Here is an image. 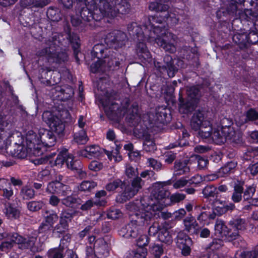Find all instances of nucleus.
Here are the masks:
<instances>
[{"label":"nucleus","mask_w":258,"mask_h":258,"mask_svg":"<svg viewBox=\"0 0 258 258\" xmlns=\"http://www.w3.org/2000/svg\"><path fill=\"white\" fill-rule=\"evenodd\" d=\"M166 21L160 14L150 17L142 28L151 42H155L166 51L174 53L177 37L167 30L164 25Z\"/></svg>","instance_id":"obj_1"},{"label":"nucleus","mask_w":258,"mask_h":258,"mask_svg":"<svg viewBox=\"0 0 258 258\" xmlns=\"http://www.w3.org/2000/svg\"><path fill=\"white\" fill-rule=\"evenodd\" d=\"M170 192L160 185L154 186L150 196L144 197L140 200L132 202L130 208L136 210L139 208L142 211H160L168 206V197Z\"/></svg>","instance_id":"obj_2"},{"label":"nucleus","mask_w":258,"mask_h":258,"mask_svg":"<svg viewBox=\"0 0 258 258\" xmlns=\"http://www.w3.org/2000/svg\"><path fill=\"white\" fill-rule=\"evenodd\" d=\"M131 203L127 205V208L133 213L131 214V222L122 227L118 231L119 235L126 238H136L142 233L144 227L148 225L153 218L151 211H142L139 208L136 210L130 208Z\"/></svg>","instance_id":"obj_3"},{"label":"nucleus","mask_w":258,"mask_h":258,"mask_svg":"<svg viewBox=\"0 0 258 258\" xmlns=\"http://www.w3.org/2000/svg\"><path fill=\"white\" fill-rule=\"evenodd\" d=\"M42 119L49 126L51 131L45 128L39 130L40 144L42 143L46 147L53 146L56 142V137L53 132L58 135H62L65 128L64 124L60 118L48 111L43 113Z\"/></svg>","instance_id":"obj_4"},{"label":"nucleus","mask_w":258,"mask_h":258,"mask_svg":"<svg viewBox=\"0 0 258 258\" xmlns=\"http://www.w3.org/2000/svg\"><path fill=\"white\" fill-rule=\"evenodd\" d=\"M62 39V36L60 34L53 33L51 36L45 39V47L39 50L37 54L39 56H46L50 62L61 63L67 61L68 54L66 52L60 51Z\"/></svg>","instance_id":"obj_5"},{"label":"nucleus","mask_w":258,"mask_h":258,"mask_svg":"<svg viewBox=\"0 0 258 258\" xmlns=\"http://www.w3.org/2000/svg\"><path fill=\"white\" fill-rule=\"evenodd\" d=\"M127 31L131 36L137 42L136 51L138 55L144 59L150 58L151 54L145 44L146 40L151 42L148 36L143 31V28L136 22H132L127 25Z\"/></svg>","instance_id":"obj_6"},{"label":"nucleus","mask_w":258,"mask_h":258,"mask_svg":"<svg viewBox=\"0 0 258 258\" xmlns=\"http://www.w3.org/2000/svg\"><path fill=\"white\" fill-rule=\"evenodd\" d=\"M124 60V56L121 54L112 51H108L102 60H98L92 63L90 67L93 73L106 72L119 69V65Z\"/></svg>","instance_id":"obj_7"},{"label":"nucleus","mask_w":258,"mask_h":258,"mask_svg":"<svg viewBox=\"0 0 258 258\" xmlns=\"http://www.w3.org/2000/svg\"><path fill=\"white\" fill-rule=\"evenodd\" d=\"M127 41L126 35L120 31H114L106 34L104 42L109 47L118 49L124 46Z\"/></svg>","instance_id":"obj_8"},{"label":"nucleus","mask_w":258,"mask_h":258,"mask_svg":"<svg viewBox=\"0 0 258 258\" xmlns=\"http://www.w3.org/2000/svg\"><path fill=\"white\" fill-rule=\"evenodd\" d=\"M115 0H101L99 8L97 9L98 14L96 16V21H99L103 17L113 18L115 17Z\"/></svg>","instance_id":"obj_9"},{"label":"nucleus","mask_w":258,"mask_h":258,"mask_svg":"<svg viewBox=\"0 0 258 258\" xmlns=\"http://www.w3.org/2000/svg\"><path fill=\"white\" fill-rule=\"evenodd\" d=\"M64 162L66 163L69 168L76 171L83 168L81 162L79 160H74L72 155L68 154L66 149L60 152L55 159L56 164H62Z\"/></svg>","instance_id":"obj_10"},{"label":"nucleus","mask_w":258,"mask_h":258,"mask_svg":"<svg viewBox=\"0 0 258 258\" xmlns=\"http://www.w3.org/2000/svg\"><path fill=\"white\" fill-rule=\"evenodd\" d=\"M164 64L160 62L154 61V66L161 73L166 72L169 77H173L177 72V68L174 64V61L169 55H166L163 59Z\"/></svg>","instance_id":"obj_11"},{"label":"nucleus","mask_w":258,"mask_h":258,"mask_svg":"<svg viewBox=\"0 0 258 258\" xmlns=\"http://www.w3.org/2000/svg\"><path fill=\"white\" fill-rule=\"evenodd\" d=\"M88 248H91L93 251V258H105L109 254L108 244L106 241L102 238H99L96 240L94 247L87 246L86 248V254Z\"/></svg>","instance_id":"obj_12"},{"label":"nucleus","mask_w":258,"mask_h":258,"mask_svg":"<svg viewBox=\"0 0 258 258\" xmlns=\"http://www.w3.org/2000/svg\"><path fill=\"white\" fill-rule=\"evenodd\" d=\"M37 237L32 235L21 236L20 240L18 245L19 249L22 250H29L33 253L39 251L38 248L36 246Z\"/></svg>","instance_id":"obj_13"},{"label":"nucleus","mask_w":258,"mask_h":258,"mask_svg":"<svg viewBox=\"0 0 258 258\" xmlns=\"http://www.w3.org/2000/svg\"><path fill=\"white\" fill-rule=\"evenodd\" d=\"M176 243L177 246L181 250L183 255L186 256L190 254L192 241L187 235L182 232H179L177 236Z\"/></svg>","instance_id":"obj_14"},{"label":"nucleus","mask_w":258,"mask_h":258,"mask_svg":"<svg viewBox=\"0 0 258 258\" xmlns=\"http://www.w3.org/2000/svg\"><path fill=\"white\" fill-rule=\"evenodd\" d=\"M105 111L109 119L118 122L123 116L124 111L119 109V105L116 103L110 104L107 102L104 103Z\"/></svg>","instance_id":"obj_15"},{"label":"nucleus","mask_w":258,"mask_h":258,"mask_svg":"<svg viewBox=\"0 0 258 258\" xmlns=\"http://www.w3.org/2000/svg\"><path fill=\"white\" fill-rule=\"evenodd\" d=\"M144 184V181L141 177L139 176L134 177L131 181V184L125 187L123 193V197L127 199L133 198L142 188Z\"/></svg>","instance_id":"obj_16"},{"label":"nucleus","mask_w":258,"mask_h":258,"mask_svg":"<svg viewBox=\"0 0 258 258\" xmlns=\"http://www.w3.org/2000/svg\"><path fill=\"white\" fill-rule=\"evenodd\" d=\"M209 124V121L205 120L204 111L199 110L195 111L190 120V126L193 130L197 131L202 126Z\"/></svg>","instance_id":"obj_17"},{"label":"nucleus","mask_w":258,"mask_h":258,"mask_svg":"<svg viewBox=\"0 0 258 258\" xmlns=\"http://www.w3.org/2000/svg\"><path fill=\"white\" fill-rule=\"evenodd\" d=\"M224 137H225V142L235 144L241 143L242 141V135L239 131H236L233 127H225L222 129Z\"/></svg>","instance_id":"obj_18"},{"label":"nucleus","mask_w":258,"mask_h":258,"mask_svg":"<svg viewBox=\"0 0 258 258\" xmlns=\"http://www.w3.org/2000/svg\"><path fill=\"white\" fill-rule=\"evenodd\" d=\"M224 137H225V142L235 144L241 143L242 141V135L239 131H236L233 127H225L222 129Z\"/></svg>","instance_id":"obj_19"},{"label":"nucleus","mask_w":258,"mask_h":258,"mask_svg":"<svg viewBox=\"0 0 258 258\" xmlns=\"http://www.w3.org/2000/svg\"><path fill=\"white\" fill-rule=\"evenodd\" d=\"M224 137H225V142L235 144L241 143L242 141V135L239 131H236L233 127H225L222 129Z\"/></svg>","instance_id":"obj_20"},{"label":"nucleus","mask_w":258,"mask_h":258,"mask_svg":"<svg viewBox=\"0 0 258 258\" xmlns=\"http://www.w3.org/2000/svg\"><path fill=\"white\" fill-rule=\"evenodd\" d=\"M184 230L190 235H198L200 227L195 218L191 216H187L183 220Z\"/></svg>","instance_id":"obj_21"},{"label":"nucleus","mask_w":258,"mask_h":258,"mask_svg":"<svg viewBox=\"0 0 258 258\" xmlns=\"http://www.w3.org/2000/svg\"><path fill=\"white\" fill-rule=\"evenodd\" d=\"M233 40L238 44L244 45L247 42L255 44L258 41V36L254 32H250L248 35L237 34L233 36Z\"/></svg>","instance_id":"obj_22"},{"label":"nucleus","mask_w":258,"mask_h":258,"mask_svg":"<svg viewBox=\"0 0 258 258\" xmlns=\"http://www.w3.org/2000/svg\"><path fill=\"white\" fill-rule=\"evenodd\" d=\"M67 36V38L69 42L72 44V47L74 50V55L76 61L79 63V58L78 54L80 53V39L78 36L74 33H71L70 28L66 30Z\"/></svg>","instance_id":"obj_23"},{"label":"nucleus","mask_w":258,"mask_h":258,"mask_svg":"<svg viewBox=\"0 0 258 258\" xmlns=\"http://www.w3.org/2000/svg\"><path fill=\"white\" fill-rule=\"evenodd\" d=\"M179 95V109L180 112L186 114L191 112L195 109L198 102H196L195 100H191L187 98L185 100L182 97L181 91H180Z\"/></svg>","instance_id":"obj_24"},{"label":"nucleus","mask_w":258,"mask_h":258,"mask_svg":"<svg viewBox=\"0 0 258 258\" xmlns=\"http://www.w3.org/2000/svg\"><path fill=\"white\" fill-rule=\"evenodd\" d=\"M125 119L129 125L136 127L141 121V116L138 112V107L136 105H133L129 109Z\"/></svg>","instance_id":"obj_25"},{"label":"nucleus","mask_w":258,"mask_h":258,"mask_svg":"<svg viewBox=\"0 0 258 258\" xmlns=\"http://www.w3.org/2000/svg\"><path fill=\"white\" fill-rule=\"evenodd\" d=\"M6 150L7 153L18 158H24L27 156L25 148L20 144L14 143L13 145H8Z\"/></svg>","instance_id":"obj_26"},{"label":"nucleus","mask_w":258,"mask_h":258,"mask_svg":"<svg viewBox=\"0 0 258 258\" xmlns=\"http://www.w3.org/2000/svg\"><path fill=\"white\" fill-rule=\"evenodd\" d=\"M79 156L92 159L99 157L101 155L100 148L98 146L92 145L87 146L84 150H81L77 152Z\"/></svg>","instance_id":"obj_27"},{"label":"nucleus","mask_w":258,"mask_h":258,"mask_svg":"<svg viewBox=\"0 0 258 258\" xmlns=\"http://www.w3.org/2000/svg\"><path fill=\"white\" fill-rule=\"evenodd\" d=\"M52 93L57 94L56 96L62 100H68L74 95V90L70 86H64L63 87L56 86L52 90Z\"/></svg>","instance_id":"obj_28"},{"label":"nucleus","mask_w":258,"mask_h":258,"mask_svg":"<svg viewBox=\"0 0 258 258\" xmlns=\"http://www.w3.org/2000/svg\"><path fill=\"white\" fill-rule=\"evenodd\" d=\"M153 121L154 123L166 124L169 122L171 117L165 108H159L156 110L155 114L153 115Z\"/></svg>","instance_id":"obj_29"},{"label":"nucleus","mask_w":258,"mask_h":258,"mask_svg":"<svg viewBox=\"0 0 258 258\" xmlns=\"http://www.w3.org/2000/svg\"><path fill=\"white\" fill-rule=\"evenodd\" d=\"M188 160H176L174 162L173 170L176 175L186 174L190 172V167L188 165Z\"/></svg>","instance_id":"obj_30"},{"label":"nucleus","mask_w":258,"mask_h":258,"mask_svg":"<svg viewBox=\"0 0 258 258\" xmlns=\"http://www.w3.org/2000/svg\"><path fill=\"white\" fill-rule=\"evenodd\" d=\"M97 9H95L93 13L86 7H83L82 8L80 14V17L82 20L84 22V25H86V23L91 22L92 20H94L96 21V15L97 16L98 13Z\"/></svg>","instance_id":"obj_31"},{"label":"nucleus","mask_w":258,"mask_h":258,"mask_svg":"<svg viewBox=\"0 0 258 258\" xmlns=\"http://www.w3.org/2000/svg\"><path fill=\"white\" fill-rule=\"evenodd\" d=\"M69 250H65V248L61 246L58 247L50 248L46 253L47 258H64L66 255L68 254Z\"/></svg>","instance_id":"obj_32"},{"label":"nucleus","mask_w":258,"mask_h":258,"mask_svg":"<svg viewBox=\"0 0 258 258\" xmlns=\"http://www.w3.org/2000/svg\"><path fill=\"white\" fill-rule=\"evenodd\" d=\"M108 51L110 50L105 48L103 44L98 43L95 44L93 47L91 55L93 57H96L99 60H102L104 56L107 54Z\"/></svg>","instance_id":"obj_33"},{"label":"nucleus","mask_w":258,"mask_h":258,"mask_svg":"<svg viewBox=\"0 0 258 258\" xmlns=\"http://www.w3.org/2000/svg\"><path fill=\"white\" fill-rule=\"evenodd\" d=\"M21 5L24 8H42L49 3L48 0H21Z\"/></svg>","instance_id":"obj_34"},{"label":"nucleus","mask_w":258,"mask_h":258,"mask_svg":"<svg viewBox=\"0 0 258 258\" xmlns=\"http://www.w3.org/2000/svg\"><path fill=\"white\" fill-rule=\"evenodd\" d=\"M115 17L118 14H126L130 11V5L125 0H115Z\"/></svg>","instance_id":"obj_35"},{"label":"nucleus","mask_w":258,"mask_h":258,"mask_svg":"<svg viewBox=\"0 0 258 258\" xmlns=\"http://www.w3.org/2000/svg\"><path fill=\"white\" fill-rule=\"evenodd\" d=\"M229 225L233 230H236L238 231H243L247 227L245 219L241 218L233 219L229 222Z\"/></svg>","instance_id":"obj_36"},{"label":"nucleus","mask_w":258,"mask_h":258,"mask_svg":"<svg viewBox=\"0 0 258 258\" xmlns=\"http://www.w3.org/2000/svg\"><path fill=\"white\" fill-rule=\"evenodd\" d=\"M201 179V177H199L198 175L196 176H194L189 180L184 178H181L178 180H176L173 183V186L175 189H179L186 185L188 182H189L190 184L198 183L200 182V180Z\"/></svg>","instance_id":"obj_37"},{"label":"nucleus","mask_w":258,"mask_h":258,"mask_svg":"<svg viewBox=\"0 0 258 258\" xmlns=\"http://www.w3.org/2000/svg\"><path fill=\"white\" fill-rule=\"evenodd\" d=\"M233 192L232 195V200L234 203H239L242 200L243 194V183L238 182L234 186Z\"/></svg>","instance_id":"obj_38"},{"label":"nucleus","mask_w":258,"mask_h":258,"mask_svg":"<svg viewBox=\"0 0 258 258\" xmlns=\"http://www.w3.org/2000/svg\"><path fill=\"white\" fill-rule=\"evenodd\" d=\"M186 98L191 100L198 101L201 97V93L199 88L196 86H190L186 87Z\"/></svg>","instance_id":"obj_39"},{"label":"nucleus","mask_w":258,"mask_h":258,"mask_svg":"<svg viewBox=\"0 0 258 258\" xmlns=\"http://www.w3.org/2000/svg\"><path fill=\"white\" fill-rule=\"evenodd\" d=\"M51 70L47 67H43L39 70V78L41 82L47 85H51V81L50 80V77Z\"/></svg>","instance_id":"obj_40"},{"label":"nucleus","mask_w":258,"mask_h":258,"mask_svg":"<svg viewBox=\"0 0 258 258\" xmlns=\"http://www.w3.org/2000/svg\"><path fill=\"white\" fill-rule=\"evenodd\" d=\"M44 221L53 226L57 221L58 217L55 212L52 210H46L42 214Z\"/></svg>","instance_id":"obj_41"},{"label":"nucleus","mask_w":258,"mask_h":258,"mask_svg":"<svg viewBox=\"0 0 258 258\" xmlns=\"http://www.w3.org/2000/svg\"><path fill=\"white\" fill-rule=\"evenodd\" d=\"M26 139L30 148H35L36 145H40L39 136L32 131H30L26 135Z\"/></svg>","instance_id":"obj_42"},{"label":"nucleus","mask_w":258,"mask_h":258,"mask_svg":"<svg viewBox=\"0 0 258 258\" xmlns=\"http://www.w3.org/2000/svg\"><path fill=\"white\" fill-rule=\"evenodd\" d=\"M235 258H258V244L252 251H237Z\"/></svg>","instance_id":"obj_43"},{"label":"nucleus","mask_w":258,"mask_h":258,"mask_svg":"<svg viewBox=\"0 0 258 258\" xmlns=\"http://www.w3.org/2000/svg\"><path fill=\"white\" fill-rule=\"evenodd\" d=\"M158 239L161 242L168 244L172 241L171 235L168 229L164 226L162 227L158 234Z\"/></svg>","instance_id":"obj_44"},{"label":"nucleus","mask_w":258,"mask_h":258,"mask_svg":"<svg viewBox=\"0 0 258 258\" xmlns=\"http://www.w3.org/2000/svg\"><path fill=\"white\" fill-rule=\"evenodd\" d=\"M162 17H164L166 21L170 22L173 25L177 24L179 19L178 15L176 14V11L172 8L166 14L162 15Z\"/></svg>","instance_id":"obj_45"},{"label":"nucleus","mask_w":258,"mask_h":258,"mask_svg":"<svg viewBox=\"0 0 258 258\" xmlns=\"http://www.w3.org/2000/svg\"><path fill=\"white\" fill-rule=\"evenodd\" d=\"M20 195L23 199L29 200L34 198L35 191L32 188L28 186H24L21 188Z\"/></svg>","instance_id":"obj_46"},{"label":"nucleus","mask_w":258,"mask_h":258,"mask_svg":"<svg viewBox=\"0 0 258 258\" xmlns=\"http://www.w3.org/2000/svg\"><path fill=\"white\" fill-rule=\"evenodd\" d=\"M182 51L183 52V57L188 60L193 58H198L197 50L196 48H191L188 46H184Z\"/></svg>","instance_id":"obj_47"},{"label":"nucleus","mask_w":258,"mask_h":258,"mask_svg":"<svg viewBox=\"0 0 258 258\" xmlns=\"http://www.w3.org/2000/svg\"><path fill=\"white\" fill-rule=\"evenodd\" d=\"M74 141L79 145H84L88 141V138L84 130H81L78 132L75 133L74 137Z\"/></svg>","instance_id":"obj_48"},{"label":"nucleus","mask_w":258,"mask_h":258,"mask_svg":"<svg viewBox=\"0 0 258 258\" xmlns=\"http://www.w3.org/2000/svg\"><path fill=\"white\" fill-rule=\"evenodd\" d=\"M198 135L203 139H208L212 136V128L210 122L207 125H203L199 129Z\"/></svg>","instance_id":"obj_49"},{"label":"nucleus","mask_w":258,"mask_h":258,"mask_svg":"<svg viewBox=\"0 0 258 258\" xmlns=\"http://www.w3.org/2000/svg\"><path fill=\"white\" fill-rule=\"evenodd\" d=\"M69 230V224L65 223L59 220V222L54 227H53V232L54 233L60 234H65Z\"/></svg>","instance_id":"obj_50"},{"label":"nucleus","mask_w":258,"mask_h":258,"mask_svg":"<svg viewBox=\"0 0 258 258\" xmlns=\"http://www.w3.org/2000/svg\"><path fill=\"white\" fill-rule=\"evenodd\" d=\"M221 206H217L215 208V210L218 215L221 216L226 213L228 211H232L235 208L234 204L230 203L228 205H222V202H220Z\"/></svg>","instance_id":"obj_51"},{"label":"nucleus","mask_w":258,"mask_h":258,"mask_svg":"<svg viewBox=\"0 0 258 258\" xmlns=\"http://www.w3.org/2000/svg\"><path fill=\"white\" fill-rule=\"evenodd\" d=\"M61 200V203L67 207H73L75 204H80L81 200L72 196L68 195Z\"/></svg>","instance_id":"obj_52"},{"label":"nucleus","mask_w":258,"mask_h":258,"mask_svg":"<svg viewBox=\"0 0 258 258\" xmlns=\"http://www.w3.org/2000/svg\"><path fill=\"white\" fill-rule=\"evenodd\" d=\"M61 183L55 181H51L47 184L46 188V192L51 195H58Z\"/></svg>","instance_id":"obj_53"},{"label":"nucleus","mask_w":258,"mask_h":258,"mask_svg":"<svg viewBox=\"0 0 258 258\" xmlns=\"http://www.w3.org/2000/svg\"><path fill=\"white\" fill-rule=\"evenodd\" d=\"M212 138L217 144H222L225 142V137H224L222 129L214 131L212 133Z\"/></svg>","instance_id":"obj_54"},{"label":"nucleus","mask_w":258,"mask_h":258,"mask_svg":"<svg viewBox=\"0 0 258 258\" xmlns=\"http://www.w3.org/2000/svg\"><path fill=\"white\" fill-rule=\"evenodd\" d=\"M185 198L186 195L185 194L176 192L171 195L170 197L168 198L169 201H167V202L169 203L168 206H170L183 201Z\"/></svg>","instance_id":"obj_55"},{"label":"nucleus","mask_w":258,"mask_h":258,"mask_svg":"<svg viewBox=\"0 0 258 258\" xmlns=\"http://www.w3.org/2000/svg\"><path fill=\"white\" fill-rule=\"evenodd\" d=\"M143 149L147 152H152L156 149L155 144L150 137H145V141L143 143Z\"/></svg>","instance_id":"obj_56"},{"label":"nucleus","mask_w":258,"mask_h":258,"mask_svg":"<svg viewBox=\"0 0 258 258\" xmlns=\"http://www.w3.org/2000/svg\"><path fill=\"white\" fill-rule=\"evenodd\" d=\"M97 186V183L93 181L85 180L79 186V189L83 191H90Z\"/></svg>","instance_id":"obj_57"},{"label":"nucleus","mask_w":258,"mask_h":258,"mask_svg":"<svg viewBox=\"0 0 258 258\" xmlns=\"http://www.w3.org/2000/svg\"><path fill=\"white\" fill-rule=\"evenodd\" d=\"M236 166V164L234 162L228 163L226 165L221 167L219 170L220 176H223L225 175L230 173Z\"/></svg>","instance_id":"obj_58"},{"label":"nucleus","mask_w":258,"mask_h":258,"mask_svg":"<svg viewBox=\"0 0 258 258\" xmlns=\"http://www.w3.org/2000/svg\"><path fill=\"white\" fill-rule=\"evenodd\" d=\"M5 213L8 218L12 219L18 218L20 212L15 208L9 206L5 209Z\"/></svg>","instance_id":"obj_59"},{"label":"nucleus","mask_w":258,"mask_h":258,"mask_svg":"<svg viewBox=\"0 0 258 258\" xmlns=\"http://www.w3.org/2000/svg\"><path fill=\"white\" fill-rule=\"evenodd\" d=\"M5 238L8 240L13 245L17 244L18 245L21 235L17 233H4Z\"/></svg>","instance_id":"obj_60"},{"label":"nucleus","mask_w":258,"mask_h":258,"mask_svg":"<svg viewBox=\"0 0 258 258\" xmlns=\"http://www.w3.org/2000/svg\"><path fill=\"white\" fill-rule=\"evenodd\" d=\"M43 206L42 201H33L27 203V207L31 212H37L40 210Z\"/></svg>","instance_id":"obj_61"},{"label":"nucleus","mask_w":258,"mask_h":258,"mask_svg":"<svg viewBox=\"0 0 258 258\" xmlns=\"http://www.w3.org/2000/svg\"><path fill=\"white\" fill-rule=\"evenodd\" d=\"M256 191L255 187L253 185L248 186L243 190L244 201H248L252 198Z\"/></svg>","instance_id":"obj_62"},{"label":"nucleus","mask_w":258,"mask_h":258,"mask_svg":"<svg viewBox=\"0 0 258 258\" xmlns=\"http://www.w3.org/2000/svg\"><path fill=\"white\" fill-rule=\"evenodd\" d=\"M123 184V182L120 179H116L107 183L105 188L109 191H113L119 187L122 188Z\"/></svg>","instance_id":"obj_63"},{"label":"nucleus","mask_w":258,"mask_h":258,"mask_svg":"<svg viewBox=\"0 0 258 258\" xmlns=\"http://www.w3.org/2000/svg\"><path fill=\"white\" fill-rule=\"evenodd\" d=\"M146 253L143 249L133 250L126 253V258H145Z\"/></svg>","instance_id":"obj_64"}]
</instances>
